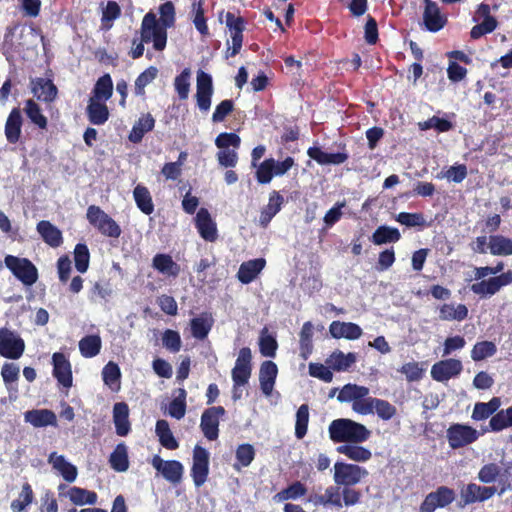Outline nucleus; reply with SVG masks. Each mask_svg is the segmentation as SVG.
<instances>
[{
    "mask_svg": "<svg viewBox=\"0 0 512 512\" xmlns=\"http://www.w3.org/2000/svg\"><path fill=\"white\" fill-rule=\"evenodd\" d=\"M110 466L117 472H125L129 468L128 448L124 443H119L109 458Z\"/></svg>",
    "mask_w": 512,
    "mask_h": 512,
    "instance_id": "nucleus-42",
    "label": "nucleus"
},
{
    "mask_svg": "<svg viewBox=\"0 0 512 512\" xmlns=\"http://www.w3.org/2000/svg\"><path fill=\"white\" fill-rule=\"evenodd\" d=\"M153 267L161 274L176 277L180 272L179 265L167 254H157L153 258Z\"/></svg>",
    "mask_w": 512,
    "mask_h": 512,
    "instance_id": "nucleus-38",
    "label": "nucleus"
},
{
    "mask_svg": "<svg viewBox=\"0 0 512 512\" xmlns=\"http://www.w3.org/2000/svg\"><path fill=\"white\" fill-rule=\"evenodd\" d=\"M501 406V400L498 397H493L489 402H478L474 405L472 411V419L475 421L485 420L494 416L495 412Z\"/></svg>",
    "mask_w": 512,
    "mask_h": 512,
    "instance_id": "nucleus-37",
    "label": "nucleus"
},
{
    "mask_svg": "<svg viewBox=\"0 0 512 512\" xmlns=\"http://www.w3.org/2000/svg\"><path fill=\"white\" fill-rule=\"evenodd\" d=\"M113 83L110 75L106 74L98 79L93 90V97L96 101L105 102L112 96Z\"/></svg>",
    "mask_w": 512,
    "mask_h": 512,
    "instance_id": "nucleus-51",
    "label": "nucleus"
},
{
    "mask_svg": "<svg viewBox=\"0 0 512 512\" xmlns=\"http://www.w3.org/2000/svg\"><path fill=\"white\" fill-rule=\"evenodd\" d=\"M66 496L76 506L94 505L98 500V496L94 491L77 486L70 487L66 492Z\"/></svg>",
    "mask_w": 512,
    "mask_h": 512,
    "instance_id": "nucleus-35",
    "label": "nucleus"
},
{
    "mask_svg": "<svg viewBox=\"0 0 512 512\" xmlns=\"http://www.w3.org/2000/svg\"><path fill=\"white\" fill-rule=\"evenodd\" d=\"M156 435L163 447L169 450H175L179 444L173 436L169 424L166 420H158L155 427Z\"/></svg>",
    "mask_w": 512,
    "mask_h": 512,
    "instance_id": "nucleus-48",
    "label": "nucleus"
},
{
    "mask_svg": "<svg viewBox=\"0 0 512 512\" xmlns=\"http://www.w3.org/2000/svg\"><path fill=\"white\" fill-rule=\"evenodd\" d=\"M25 351V342L15 331L2 327L0 328V356L17 360Z\"/></svg>",
    "mask_w": 512,
    "mask_h": 512,
    "instance_id": "nucleus-7",
    "label": "nucleus"
},
{
    "mask_svg": "<svg viewBox=\"0 0 512 512\" xmlns=\"http://www.w3.org/2000/svg\"><path fill=\"white\" fill-rule=\"evenodd\" d=\"M162 344L172 353L179 352L182 346L180 334L175 330H165L162 334Z\"/></svg>",
    "mask_w": 512,
    "mask_h": 512,
    "instance_id": "nucleus-64",
    "label": "nucleus"
},
{
    "mask_svg": "<svg viewBox=\"0 0 512 512\" xmlns=\"http://www.w3.org/2000/svg\"><path fill=\"white\" fill-rule=\"evenodd\" d=\"M455 499V492L446 486H440L430 492L422 502L419 512H434L437 508H444Z\"/></svg>",
    "mask_w": 512,
    "mask_h": 512,
    "instance_id": "nucleus-11",
    "label": "nucleus"
},
{
    "mask_svg": "<svg viewBox=\"0 0 512 512\" xmlns=\"http://www.w3.org/2000/svg\"><path fill=\"white\" fill-rule=\"evenodd\" d=\"M330 439L334 443H364L372 435L365 425L348 418H338L333 420L328 426Z\"/></svg>",
    "mask_w": 512,
    "mask_h": 512,
    "instance_id": "nucleus-1",
    "label": "nucleus"
},
{
    "mask_svg": "<svg viewBox=\"0 0 512 512\" xmlns=\"http://www.w3.org/2000/svg\"><path fill=\"white\" fill-rule=\"evenodd\" d=\"M87 115L89 121L94 125H102L109 118V111L104 102L90 99L87 106Z\"/></svg>",
    "mask_w": 512,
    "mask_h": 512,
    "instance_id": "nucleus-41",
    "label": "nucleus"
},
{
    "mask_svg": "<svg viewBox=\"0 0 512 512\" xmlns=\"http://www.w3.org/2000/svg\"><path fill=\"white\" fill-rule=\"evenodd\" d=\"M142 42L152 43L156 51H163L167 44V28L160 25L156 15L148 12L142 19L140 27Z\"/></svg>",
    "mask_w": 512,
    "mask_h": 512,
    "instance_id": "nucleus-3",
    "label": "nucleus"
},
{
    "mask_svg": "<svg viewBox=\"0 0 512 512\" xmlns=\"http://www.w3.org/2000/svg\"><path fill=\"white\" fill-rule=\"evenodd\" d=\"M191 70L185 68L174 80L175 90L181 100L188 98L190 91Z\"/></svg>",
    "mask_w": 512,
    "mask_h": 512,
    "instance_id": "nucleus-58",
    "label": "nucleus"
},
{
    "mask_svg": "<svg viewBox=\"0 0 512 512\" xmlns=\"http://www.w3.org/2000/svg\"><path fill=\"white\" fill-rule=\"evenodd\" d=\"M309 423V407L307 404H302L296 412L295 421V436L297 439H302L307 433Z\"/></svg>",
    "mask_w": 512,
    "mask_h": 512,
    "instance_id": "nucleus-55",
    "label": "nucleus"
},
{
    "mask_svg": "<svg viewBox=\"0 0 512 512\" xmlns=\"http://www.w3.org/2000/svg\"><path fill=\"white\" fill-rule=\"evenodd\" d=\"M368 395L369 389L367 387L348 383L339 390L337 400L341 403L351 402L354 404L362 396Z\"/></svg>",
    "mask_w": 512,
    "mask_h": 512,
    "instance_id": "nucleus-39",
    "label": "nucleus"
},
{
    "mask_svg": "<svg viewBox=\"0 0 512 512\" xmlns=\"http://www.w3.org/2000/svg\"><path fill=\"white\" fill-rule=\"evenodd\" d=\"M479 432L471 426L453 424L447 430V440L452 449L461 448L475 442Z\"/></svg>",
    "mask_w": 512,
    "mask_h": 512,
    "instance_id": "nucleus-9",
    "label": "nucleus"
},
{
    "mask_svg": "<svg viewBox=\"0 0 512 512\" xmlns=\"http://www.w3.org/2000/svg\"><path fill=\"white\" fill-rule=\"evenodd\" d=\"M152 466L163 476L165 480L172 484H178L182 480L184 467L177 460H163L155 455L151 461Z\"/></svg>",
    "mask_w": 512,
    "mask_h": 512,
    "instance_id": "nucleus-13",
    "label": "nucleus"
},
{
    "mask_svg": "<svg viewBox=\"0 0 512 512\" xmlns=\"http://www.w3.org/2000/svg\"><path fill=\"white\" fill-rule=\"evenodd\" d=\"M273 158L265 159L260 164H256V179L260 184H268L272 181L273 174Z\"/></svg>",
    "mask_w": 512,
    "mask_h": 512,
    "instance_id": "nucleus-62",
    "label": "nucleus"
},
{
    "mask_svg": "<svg viewBox=\"0 0 512 512\" xmlns=\"http://www.w3.org/2000/svg\"><path fill=\"white\" fill-rule=\"evenodd\" d=\"M501 464V466L496 463L485 464L477 475L478 480L484 484L498 482L500 490L497 492L499 495L511 489L512 480V462H501Z\"/></svg>",
    "mask_w": 512,
    "mask_h": 512,
    "instance_id": "nucleus-2",
    "label": "nucleus"
},
{
    "mask_svg": "<svg viewBox=\"0 0 512 512\" xmlns=\"http://www.w3.org/2000/svg\"><path fill=\"white\" fill-rule=\"evenodd\" d=\"M129 408L124 402L116 403L113 407V422L116 433L119 436H126L130 431Z\"/></svg>",
    "mask_w": 512,
    "mask_h": 512,
    "instance_id": "nucleus-33",
    "label": "nucleus"
},
{
    "mask_svg": "<svg viewBox=\"0 0 512 512\" xmlns=\"http://www.w3.org/2000/svg\"><path fill=\"white\" fill-rule=\"evenodd\" d=\"M497 352L496 345L491 341L477 342L471 351V358L474 361H481L492 357Z\"/></svg>",
    "mask_w": 512,
    "mask_h": 512,
    "instance_id": "nucleus-56",
    "label": "nucleus"
},
{
    "mask_svg": "<svg viewBox=\"0 0 512 512\" xmlns=\"http://www.w3.org/2000/svg\"><path fill=\"white\" fill-rule=\"evenodd\" d=\"M307 154L320 165H339L344 163L348 158L346 153H328L321 150L319 147H310Z\"/></svg>",
    "mask_w": 512,
    "mask_h": 512,
    "instance_id": "nucleus-31",
    "label": "nucleus"
},
{
    "mask_svg": "<svg viewBox=\"0 0 512 512\" xmlns=\"http://www.w3.org/2000/svg\"><path fill=\"white\" fill-rule=\"evenodd\" d=\"M255 457V450L250 444H241L236 450V460L234 468L240 470L241 467H247Z\"/></svg>",
    "mask_w": 512,
    "mask_h": 512,
    "instance_id": "nucleus-57",
    "label": "nucleus"
},
{
    "mask_svg": "<svg viewBox=\"0 0 512 512\" xmlns=\"http://www.w3.org/2000/svg\"><path fill=\"white\" fill-rule=\"evenodd\" d=\"M90 253L85 244H77L74 249V261L77 271L84 273L89 267Z\"/></svg>",
    "mask_w": 512,
    "mask_h": 512,
    "instance_id": "nucleus-61",
    "label": "nucleus"
},
{
    "mask_svg": "<svg viewBox=\"0 0 512 512\" xmlns=\"http://www.w3.org/2000/svg\"><path fill=\"white\" fill-rule=\"evenodd\" d=\"M329 332L335 339L345 338L348 340H357L363 334L359 325L341 321H333L329 326Z\"/></svg>",
    "mask_w": 512,
    "mask_h": 512,
    "instance_id": "nucleus-21",
    "label": "nucleus"
},
{
    "mask_svg": "<svg viewBox=\"0 0 512 512\" xmlns=\"http://www.w3.org/2000/svg\"><path fill=\"white\" fill-rule=\"evenodd\" d=\"M488 248L492 255H512V239L502 235H491L488 241Z\"/></svg>",
    "mask_w": 512,
    "mask_h": 512,
    "instance_id": "nucleus-44",
    "label": "nucleus"
},
{
    "mask_svg": "<svg viewBox=\"0 0 512 512\" xmlns=\"http://www.w3.org/2000/svg\"><path fill=\"white\" fill-rule=\"evenodd\" d=\"M462 369L460 360L453 358L441 360L431 367V377L437 382H446L458 376Z\"/></svg>",
    "mask_w": 512,
    "mask_h": 512,
    "instance_id": "nucleus-16",
    "label": "nucleus"
},
{
    "mask_svg": "<svg viewBox=\"0 0 512 512\" xmlns=\"http://www.w3.org/2000/svg\"><path fill=\"white\" fill-rule=\"evenodd\" d=\"M31 90L33 95L40 101L52 102L57 95V88L52 81L37 78L31 82Z\"/></svg>",
    "mask_w": 512,
    "mask_h": 512,
    "instance_id": "nucleus-28",
    "label": "nucleus"
},
{
    "mask_svg": "<svg viewBox=\"0 0 512 512\" xmlns=\"http://www.w3.org/2000/svg\"><path fill=\"white\" fill-rule=\"evenodd\" d=\"M214 319L208 312H203L190 321L191 334L198 340L205 339L212 329Z\"/></svg>",
    "mask_w": 512,
    "mask_h": 512,
    "instance_id": "nucleus-26",
    "label": "nucleus"
},
{
    "mask_svg": "<svg viewBox=\"0 0 512 512\" xmlns=\"http://www.w3.org/2000/svg\"><path fill=\"white\" fill-rule=\"evenodd\" d=\"M48 463L65 481L72 483L76 480L78 475L77 467L69 462L65 456L51 452L48 456Z\"/></svg>",
    "mask_w": 512,
    "mask_h": 512,
    "instance_id": "nucleus-18",
    "label": "nucleus"
},
{
    "mask_svg": "<svg viewBox=\"0 0 512 512\" xmlns=\"http://www.w3.org/2000/svg\"><path fill=\"white\" fill-rule=\"evenodd\" d=\"M225 414L221 406L206 409L201 416L200 428L204 436L210 440H216L219 435V419Z\"/></svg>",
    "mask_w": 512,
    "mask_h": 512,
    "instance_id": "nucleus-15",
    "label": "nucleus"
},
{
    "mask_svg": "<svg viewBox=\"0 0 512 512\" xmlns=\"http://www.w3.org/2000/svg\"><path fill=\"white\" fill-rule=\"evenodd\" d=\"M120 378L121 372L119 366L110 361L108 362L102 370V379L112 391H118L120 389Z\"/></svg>",
    "mask_w": 512,
    "mask_h": 512,
    "instance_id": "nucleus-50",
    "label": "nucleus"
},
{
    "mask_svg": "<svg viewBox=\"0 0 512 512\" xmlns=\"http://www.w3.org/2000/svg\"><path fill=\"white\" fill-rule=\"evenodd\" d=\"M333 480L338 486L351 487L368 476V471L359 465L337 461L333 467Z\"/></svg>",
    "mask_w": 512,
    "mask_h": 512,
    "instance_id": "nucleus-4",
    "label": "nucleus"
},
{
    "mask_svg": "<svg viewBox=\"0 0 512 512\" xmlns=\"http://www.w3.org/2000/svg\"><path fill=\"white\" fill-rule=\"evenodd\" d=\"M101 9L102 28L105 30H109L112 27L113 21L119 18L121 14L120 6L115 1H108L105 6L104 3H101Z\"/></svg>",
    "mask_w": 512,
    "mask_h": 512,
    "instance_id": "nucleus-54",
    "label": "nucleus"
},
{
    "mask_svg": "<svg viewBox=\"0 0 512 512\" xmlns=\"http://www.w3.org/2000/svg\"><path fill=\"white\" fill-rule=\"evenodd\" d=\"M512 427V406L502 409L490 418L489 427L486 431L500 432Z\"/></svg>",
    "mask_w": 512,
    "mask_h": 512,
    "instance_id": "nucleus-47",
    "label": "nucleus"
},
{
    "mask_svg": "<svg viewBox=\"0 0 512 512\" xmlns=\"http://www.w3.org/2000/svg\"><path fill=\"white\" fill-rule=\"evenodd\" d=\"M23 118L19 108H13L5 123V137L10 144L19 141L22 133Z\"/></svg>",
    "mask_w": 512,
    "mask_h": 512,
    "instance_id": "nucleus-24",
    "label": "nucleus"
},
{
    "mask_svg": "<svg viewBox=\"0 0 512 512\" xmlns=\"http://www.w3.org/2000/svg\"><path fill=\"white\" fill-rule=\"evenodd\" d=\"M283 203V196L277 191H272L269 195L268 204L260 212L259 225L266 228L273 217L281 210Z\"/></svg>",
    "mask_w": 512,
    "mask_h": 512,
    "instance_id": "nucleus-23",
    "label": "nucleus"
},
{
    "mask_svg": "<svg viewBox=\"0 0 512 512\" xmlns=\"http://www.w3.org/2000/svg\"><path fill=\"white\" fill-rule=\"evenodd\" d=\"M468 315V309L464 304L448 303L439 308V318L443 321H462Z\"/></svg>",
    "mask_w": 512,
    "mask_h": 512,
    "instance_id": "nucleus-40",
    "label": "nucleus"
},
{
    "mask_svg": "<svg viewBox=\"0 0 512 512\" xmlns=\"http://www.w3.org/2000/svg\"><path fill=\"white\" fill-rule=\"evenodd\" d=\"M78 346L84 358H93L100 353L102 340L98 334L87 335L79 341Z\"/></svg>",
    "mask_w": 512,
    "mask_h": 512,
    "instance_id": "nucleus-43",
    "label": "nucleus"
},
{
    "mask_svg": "<svg viewBox=\"0 0 512 512\" xmlns=\"http://www.w3.org/2000/svg\"><path fill=\"white\" fill-rule=\"evenodd\" d=\"M33 501V491L28 483L22 486L19 497L11 502L13 512H22Z\"/></svg>",
    "mask_w": 512,
    "mask_h": 512,
    "instance_id": "nucleus-60",
    "label": "nucleus"
},
{
    "mask_svg": "<svg viewBox=\"0 0 512 512\" xmlns=\"http://www.w3.org/2000/svg\"><path fill=\"white\" fill-rule=\"evenodd\" d=\"M210 453L200 445L193 449L191 477L196 487H201L208 478Z\"/></svg>",
    "mask_w": 512,
    "mask_h": 512,
    "instance_id": "nucleus-8",
    "label": "nucleus"
},
{
    "mask_svg": "<svg viewBox=\"0 0 512 512\" xmlns=\"http://www.w3.org/2000/svg\"><path fill=\"white\" fill-rule=\"evenodd\" d=\"M307 493L306 486L300 481H295L287 488L281 490L273 496L275 502H284L288 500H297Z\"/></svg>",
    "mask_w": 512,
    "mask_h": 512,
    "instance_id": "nucleus-46",
    "label": "nucleus"
},
{
    "mask_svg": "<svg viewBox=\"0 0 512 512\" xmlns=\"http://www.w3.org/2000/svg\"><path fill=\"white\" fill-rule=\"evenodd\" d=\"M360 444L361 443L342 444L336 448V451L354 462H367L371 459L372 452Z\"/></svg>",
    "mask_w": 512,
    "mask_h": 512,
    "instance_id": "nucleus-30",
    "label": "nucleus"
},
{
    "mask_svg": "<svg viewBox=\"0 0 512 512\" xmlns=\"http://www.w3.org/2000/svg\"><path fill=\"white\" fill-rule=\"evenodd\" d=\"M195 224L200 236L204 240L214 242L217 239V226L207 209L201 208L197 212Z\"/></svg>",
    "mask_w": 512,
    "mask_h": 512,
    "instance_id": "nucleus-19",
    "label": "nucleus"
},
{
    "mask_svg": "<svg viewBox=\"0 0 512 512\" xmlns=\"http://www.w3.org/2000/svg\"><path fill=\"white\" fill-rule=\"evenodd\" d=\"M157 74L158 69L154 66H150L143 71L135 81V94L143 96L145 94V87L156 78Z\"/></svg>",
    "mask_w": 512,
    "mask_h": 512,
    "instance_id": "nucleus-59",
    "label": "nucleus"
},
{
    "mask_svg": "<svg viewBox=\"0 0 512 512\" xmlns=\"http://www.w3.org/2000/svg\"><path fill=\"white\" fill-rule=\"evenodd\" d=\"M425 4L423 21L426 29L430 32H437L441 30L446 23V17L441 14L438 5L435 2L425 0Z\"/></svg>",
    "mask_w": 512,
    "mask_h": 512,
    "instance_id": "nucleus-20",
    "label": "nucleus"
},
{
    "mask_svg": "<svg viewBox=\"0 0 512 512\" xmlns=\"http://www.w3.org/2000/svg\"><path fill=\"white\" fill-rule=\"evenodd\" d=\"M133 198L142 213L151 215L154 212L152 196L145 186L138 184L133 190Z\"/></svg>",
    "mask_w": 512,
    "mask_h": 512,
    "instance_id": "nucleus-36",
    "label": "nucleus"
},
{
    "mask_svg": "<svg viewBox=\"0 0 512 512\" xmlns=\"http://www.w3.org/2000/svg\"><path fill=\"white\" fill-rule=\"evenodd\" d=\"M4 262L12 274L24 285L31 286L37 281V268L30 260L13 255H7Z\"/></svg>",
    "mask_w": 512,
    "mask_h": 512,
    "instance_id": "nucleus-5",
    "label": "nucleus"
},
{
    "mask_svg": "<svg viewBox=\"0 0 512 512\" xmlns=\"http://www.w3.org/2000/svg\"><path fill=\"white\" fill-rule=\"evenodd\" d=\"M154 126L155 119L150 113L141 115V117L135 122L129 133V141L135 144L141 142L144 135L147 132L151 131L154 128Z\"/></svg>",
    "mask_w": 512,
    "mask_h": 512,
    "instance_id": "nucleus-34",
    "label": "nucleus"
},
{
    "mask_svg": "<svg viewBox=\"0 0 512 512\" xmlns=\"http://www.w3.org/2000/svg\"><path fill=\"white\" fill-rule=\"evenodd\" d=\"M512 283V271H507L501 275L492 277L488 280H482L471 285L470 289L473 293L481 297H491L496 294L502 287Z\"/></svg>",
    "mask_w": 512,
    "mask_h": 512,
    "instance_id": "nucleus-10",
    "label": "nucleus"
},
{
    "mask_svg": "<svg viewBox=\"0 0 512 512\" xmlns=\"http://www.w3.org/2000/svg\"><path fill=\"white\" fill-rule=\"evenodd\" d=\"M497 493L495 486H481L476 483H469L460 490V498L464 505L489 500Z\"/></svg>",
    "mask_w": 512,
    "mask_h": 512,
    "instance_id": "nucleus-12",
    "label": "nucleus"
},
{
    "mask_svg": "<svg viewBox=\"0 0 512 512\" xmlns=\"http://www.w3.org/2000/svg\"><path fill=\"white\" fill-rule=\"evenodd\" d=\"M265 264L266 262L263 258H257L243 262L240 265L237 273L239 281L243 284H249L264 269Z\"/></svg>",
    "mask_w": 512,
    "mask_h": 512,
    "instance_id": "nucleus-29",
    "label": "nucleus"
},
{
    "mask_svg": "<svg viewBox=\"0 0 512 512\" xmlns=\"http://www.w3.org/2000/svg\"><path fill=\"white\" fill-rule=\"evenodd\" d=\"M278 374L277 365L272 361H264L259 370V382L262 393L265 396L272 394L276 377Z\"/></svg>",
    "mask_w": 512,
    "mask_h": 512,
    "instance_id": "nucleus-22",
    "label": "nucleus"
},
{
    "mask_svg": "<svg viewBox=\"0 0 512 512\" xmlns=\"http://www.w3.org/2000/svg\"><path fill=\"white\" fill-rule=\"evenodd\" d=\"M53 376L65 388L72 386V370L68 358L61 352L52 355Z\"/></svg>",
    "mask_w": 512,
    "mask_h": 512,
    "instance_id": "nucleus-17",
    "label": "nucleus"
},
{
    "mask_svg": "<svg viewBox=\"0 0 512 512\" xmlns=\"http://www.w3.org/2000/svg\"><path fill=\"white\" fill-rule=\"evenodd\" d=\"M86 216L89 223L103 235L112 238L120 236V226L100 207L95 205L89 206Z\"/></svg>",
    "mask_w": 512,
    "mask_h": 512,
    "instance_id": "nucleus-6",
    "label": "nucleus"
},
{
    "mask_svg": "<svg viewBox=\"0 0 512 512\" xmlns=\"http://www.w3.org/2000/svg\"><path fill=\"white\" fill-rule=\"evenodd\" d=\"M401 235L397 228L382 225L379 226L372 235V242L375 245L386 243H395L399 241Z\"/></svg>",
    "mask_w": 512,
    "mask_h": 512,
    "instance_id": "nucleus-49",
    "label": "nucleus"
},
{
    "mask_svg": "<svg viewBox=\"0 0 512 512\" xmlns=\"http://www.w3.org/2000/svg\"><path fill=\"white\" fill-rule=\"evenodd\" d=\"M25 422L31 424L35 428L46 426H55L57 423L56 415L48 409H33L24 413Z\"/></svg>",
    "mask_w": 512,
    "mask_h": 512,
    "instance_id": "nucleus-25",
    "label": "nucleus"
},
{
    "mask_svg": "<svg viewBox=\"0 0 512 512\" xmlns=\"http://www.w3.org/2000/svg\"><path fill=\"white\" fill-rule=\"evenodd\" d=\"M213 95V82L210 74L199 70L196 80V101L201 111H208L211 107Z\"/></svg>",
    "mask_w": 512,
    "mask_h": 512,
    "instance_id": "nucleus-14",
    "label": "nucleus"
},
{
    "mask_svg": "<svg viewBox=\"0 0 512 512\" xmlns=\"http://www.w3.org/2000/svg\"><path fill=\"white\" fill-rule=\"evenodd\" d=\"M160 19L157 20L165 28H171L175 23V7L171 1H167L159 7Z\"/></svg>",
    "mask_w": 512,
    "mask_h": 512,
    "instance_id": "nucleus-63",
    "label": "nucleus"
},
{
    "mask_svg": "<svg viewBox=\"0 0 512 512\" xmlns=\"http://www.w3.org/2000/svg\"><path fill=\"white\" fill-rule=\"evenodd\" d=\"M278 343L274 335L268 332L267 328H263L259 337L260 353L264 357H275Z\"/></svg>",
    "mask_w": 512,
    "mask_h": 512,
    "instance_id": "nucleus-53",
    "label": "nucleus"
},
{
    "mask_svg": "<svg viewBox=\"0 0 512 512\" xmlns=\"http://www.w3.org/2000/svg\"><path fill=\"white\" fill-rule=\"evenodd\" d=\"M313 333L314 327L310 321L303 324L300 331V356L302 359L307 360L313 351Z\"/></svg>",
    "mask_w": 512,
    "mask_h": 512,
    "instance_id": "nucleus-45",
    "label": "nucleus"
},
{
    "mask_svg": "<svg viewBox=\"0 0 512 512\" xmlns=\"http://www.w3.org/2000/svg\"><path fill=\"white\" fill-rule=\"evenodd\" d=\"M357 361V354L349 352L347 354L340 350H335L326 359L325 363L337 372L347 371Z\"/></svg>",
    "mask_w": 512,
    "mask_h": 512,
    "instance_id": "nucleus-27",
    "label": "nucleus"
},
{
    "mask_svg": "<svg viewBox=\"0 0 512 512\" xmlns=\"http://www.w3.org/2000/svg\"><path fill=\"white\" fill-rule=\"evenodd\" d=\"M37 232L43 241L53 248L59 247L63 242L62 232L49 221H40L37 224Z\"/></svg>",
    "mask_w": 512,
    "mask_h": 512,
    "instance_id": "nucleus-32",
    "label": "nucleus"
},
{
    "mask_svg": "<svg viewBox=\"0 0 512 512\" xmlns=\"http://www.w3.org/2000/svg\"><path fill=\"white\" fill-rule=\"evenodd\" d=\"M24 112L30 121L40 129L47 127V118L43 115L39 105L32 99L25 101Z\"/></svg>",
    "mask_w": 512,
    "mask_h": 512,
    "instance_id": "nucleus-52",
    "label": "nucleus"
}]
</instances>
